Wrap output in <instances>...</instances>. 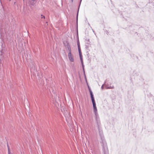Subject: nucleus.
Listing matches in <instances>:
<instances>
[{
	"mask_svg": "<svg viewBox=\"0 0 154 154\" xmlns=\"http://www.w3.org/2000/svg\"><path fill=\"white\" fill-rule=\"evenodd\" d=\"M72 2H73V0H71Z\"/></svg>",
	"mask_w": 154,
	"mask_h": 154,
	"instance_id": "16",
	"label": "nucleus"
},
{
	"mask_svg": "<svg viewBox=\"0 0 154 154\" xmlns=\"http://www.w3.org/2000/svg\"><path fill=\"white\" fill-rule=\"evenodd\" d=\"M29 67L31 72H33V71H36V68L34 63L33 62H31L29 64Z\"/></svg>",
	"mask_w": 154,
	"mask_h": 154,
	"instance_id": "3",
	"label": "nucleus"
},
{
	"mask_svg": "<svg viewBox=\"0 0 154 154\" xmlns=\"http://www.w3.org/2000/svg\"><path fill=\"white\" fill-rule=\"evenodd\" d=\"M89 90L94 108V112L95 115V120L96 121H97L98 122H99V120L100 119L98 113L97 112V110L96 106V104L95 103L94 95L92 91L89 88Z\"/></svg>",
	"mask_w": 154,
	"mask_h": 154,
	"instance_id": "2",
	"label": "nucleus"
},
{
	"mask_svg": "<svg viewBox=\"0 0 154 154\" xmlns=\"http://www.w3.org/2000/svg\"><path fill=\"white\" fill-rule=\"evenodd\" d=\"M106 89H113L114 88V86L113 85L112 86H107V85H106Z\"/></svg>",
	"mask_w": 154,
	"mask_h": 154,
	"instance_id": "5",
	"label": "nucleus"
},
{
	"mask_svg": "<svg viewBox=\"0 0 154 154\" xmlns=\"http://www.w3.org/2000/svg\"><path fill=\"white\" fill-rule=\"evenodd\" d=\"M79 9H78V12H77V16H76V20H77V22L78 21V13H79Z\"/></svg>",
	"mask_w": 154,
	"mask_h": 154,
	"instance_id": "8",
	"label": "nucleus"
},
{
	"mask_svg": "<svg viewBox=\"0 0 154 154\" xmlns=\"http://www.w3.org/2000/svg\"><path fill=\"white\" fill-rule=\"evenodd\" d=\"M80 57V59L81 61V63H82L83 61L82 59V55L81 56V57Z\"/></svg>",
	"mask_w": 154,
	"mask_h": 154,
	"instance_id": "10",
	"label": "nucleus"
},
{
	"mask_svg": "<svg viewBox=\"0 0 154 154\" xmlns=\"http://www.w3.org/2000/svg\"><path fill=\"white\" fill-rule=\"evenodd\" d=\"M105 84H103V85H102V86H101V88H102V89H103V88H104V87H103V86H104V85H105Z\"/></svg>",
	"mask_w": 154,
	"mask_h": 154,
	"instance_id": "11",
	"label": "nucleus"
},
{
	"mask_svg": "<svg viewBox=\"0 0 154 154\" xmlns=\"http://www.w3.org/2000/svg\"><path fill=\"white\" fill-rule=\"evenodd\" d=\"M97 125V128L99 131V134L100 137L101 139L102 140V146H103V150L105 152L107 150V147L106 143L104 139V137L103 134V132L102 130L100 128V119L99 120V122L97 121H96Z\"/></svg>",
	"mask_w": 154,
	"mask_h": 154,
	"instance_id": "1",
	"label": "nucleus"
},
{
	"mask_svg": "<svg viewBox=\"0 0 154 154\" xmlns=\"http://www.w3.org/2000/svg\"><path fill=\"white\" fill-rule=\"evenodd\" d=\"M41 18H42L43 17L44 19L45 18V17L44 16H43V15L42 14L41 15Z\"/></svg>",
	"mask_w": 154,
	"mask_h": 154,
	"instance_id": "12",
	"label": "nucleus"
},
{
	"mask_svg": "<svg viewBox=\"0 0 154 154\" xmlns=\"http://www.w3.org/2000/svg\"><path fill=\"white\" fill-rule=\"evenodd\" d=\"M82 1V0H80L79 6H80V4H81V2Z\"/></svg>",
	"mask_w": 154,
	"mask_h": 154,
	"instance_id": "14",
	"label": "nucleus"
},
{
	"mask_svg": "<svg viewBox=\"0 0 154 154\" xmlns=\"http://www.w3.org/2000/svg\"><path fill=\"white\" fill-rule=\"evenodd\" d=\"M78 50H79V51L80 57H81V56H82V54H81V49L79 48V49H78Z\"/></svg>",
	"mask_w": 154,
	"mask_h": 154,
	"instance_id": "7",
	"label": "nucleus"
},
{
	"mask_svg": "<svg viewBox=\"0 0 154 154\" xmlns=\"http://www.w3.org/2000/svg\"><path fill=\"white\" fill-rule=\"evenodd\" d=\"M69 53L68 54V57L70 61L71 62H73L74 59L73 56L72 55L71 49H69Z\"/></svg>",
	"mask_w": 154,
	"mask_h": 154,
	"instance_id": "4",
	"label": "nucleus"
},
{
	"mask_svg": "<svg viewBox=\"0 0 154 154\" xmlns=\"http://www.w3.org/2000/svg\"><path fill=\"white\" fill-rule=\"evenodd\" d=\"M82 69H83V72H84V73L85 76V70H84V65L83 64V62L82 63Z\"/></svg>",
	"mask_w": 154,
	"mask_h": 154,
	"instance_id": "6",
	"label": "nucleus"
},
{
	"mask_svg": "<svg viewBox=\"0 0 154 154\" xmlns=\"http://www.w3.org/2000/svg\"><path fill=\"white\" fill-rule=\"evenodd\" d=\"M8 154H10V150H9V148H8Z\"/></svg>",
	"mask_w": 154,
	"mask_h": 154,
	"instance_id": "13",
	"label": "nucleus"
},
{
	"mask_svg": "<svg viewBox=\"0 0 154 154\" xmlns=\"http://www.w3.org/2000/svg\"><path fill=\"white\" fill-rule=\"evenodd\" d=\"M31 0L32 1H36V0Z\"/></svg>",
	"mask_w": 154,
	"mask_h": 154,
	"instance_id": "15",
	"label": "nucleus"
},
{
	"mask_svg": "<svg viewBox=\"0 0 154 154\" xmlns=\"http://www.w3.org/2000/svg\"><path fill=\"white\" fill-rule=\"evenodd\" d=\"M77 45H78V49H79V48H80V44H79V42H77Z\"/></svg>",
	"mask_w": 154,
	"mask_h": 154,
	"instance_id": "9",
	"label": "nucleus"
}]
</instances>
